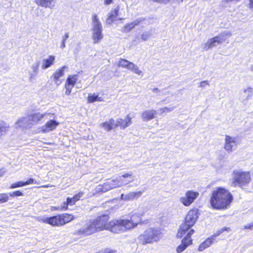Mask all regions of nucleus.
Masks as SVG:
<instances>
[{
    "mask_svg": "<svg viewBox=\"0 0 253 253\" xmlns=\"http://www.w3.org/2000/svg\"><path fill=\"white\" fill-rule=\"evenodd\" d=\"M252 210H253V208H252Z\"/></svg>",
    "mask_w": 253,
    "mask_h": 253,
    "instance_id": "nucleus-60",
    "label": "nucleus"
},
{
    "mask_svg": "<svg viewBox=\"0 0 253 253\" xmlns=\"http://www.w3.org/2000/svg\"><path fill=\"white\" fill-rule=\"evenodd\" d=\"M142 20V18L137 19L134 21L130 23L131 27H134L135 26L139 24V23Z\"/></svg>",
    "mask_w": 253,
    "mask_h": 253,
    "instance_id": "nucleus-45",
    "label": "nucleus"
},
{
    "mask_svg": "<svg viewBox=\"0 0 253 253\" xmlns=\"http://www.w3.org/2000/svg\"><path fill=\"white\" fill-rule=\"evenodd\" d=\"M161 236L162 233L160 229L150 227L140 234L137 237V240L142 245H146L159 241Z\"/></svg>",
    "mask_w": 253,
    "mask_h": 253,
    "instance_id": "nucleus-3",
    "label": "nucleus"
},
{
    "mask_svg": "<svg viewBox=\"0 0 253 253\" xmlns=\"http://www.w3.org/2000/svg\"><path fill=\"white\" fill-rule=\"evenodd\" d=\"M156 114V111L154 110H145L142 113V119L144 122L150 121L155 118Z\"/></svg>",
    "mask_w": 253,
    "mask_h": 253,
    "instance_id": "nucleus-25",
    "label": "nucleus"
},
{
    "mask_svg": "<svg viewBox=\"0 0 253 253\" xmlns=\"http://www.w3.org/2000/svg\"><path fill=\"white\" fill-rule=\"evenodd\" d=\"M174 107H165L164 108L160 109L159 111L160 114L164 113H169L172 111L174 109Z\"/></svg>",
    "mask_w": 253,
    "mask_h": 253,
    "instance_id": "nucleus-38",
    "label": "nucleus"
},
{
    "mask_svg": "<svg viewBox=\"0 0 253 253\" xmlns=\"http://www.w3.org/2000/svg\"><path fill=\"white\" fill-rule=\"evenodd\" d=\"M234 176L231 185L234 187H242L248 185L251 181L249 172L236 170L233 172Z\"/></svg>",
    "mask_w": 253,
    "mask_h": 253,
    "instance_id": "nucleus-5",
    "label": "nucleus"
},
{
    "mask_svg": "<svg viewBox=\"0 0 253 253\" xmlns=\"http://www.w3.org/2000/svg\"><path fill=\"white\" fill-rule=\"evenodd\" d=\"M69 37V34L68 33H66L65 34V35L63 37L62 41L66 42V41L68 39Z\"/></svg>",
    "mask_w": 253,
    "mask_h": 253,
    "instance_id": "nucleus-49",
    "label": "nucleus"
},
{
    "mask_svg": "<svg viewBox=\"0 0 253 253\" xmlns=\"http://www.w3.org/2000/svg\"><path fill=\"white\" fill-rule=\"evenodd\" d=\"M59 123L55 120H50L41 127V131L44 133H47L55 129Z\"/></svg>",
    "mask_w": 253,
    "mask_h": 253,
    "instance_id": "nucleus-17",
    "label": "nucleus"
},
{
    "mask_svg": "<svg viewBox=\"0 0 253 253\" xmlns=\"http://www.w3.org/2000/svg\"><path fill=\"white\" fill-rule=\"evenodd\" d=\"M60 220L61 217L60 214L50 217H46L43 220V221L45 223H48L52 226H62Z\"/></svg>",
    "mask_w": 253,
    "mask_h": 253,
    "instance_id": "nucleus-23",
    "label": "nucleus"
},
{
    "mask_svg": "<svg viewBox=\"0 0 253 253\" xmlns=\"http://www.w3.org/2000/svg\"><path fill=\"white\" fill-rule=\"evenodd\" d=\"M238 144V143L236 137L228 135H225L224 148L228 153L232 152L234 147L237 146Z\"/></svg>",
    "mask_w": 253,
    "mask_h": 253,
    "instance_id": "nucleus-13",
    "label": "nucleus"
},
{
    "mask_svg": "<svg viewBox=\"0 0 253 253\" xmlns=\"http://www.w3.org/2000/svg\"><path fill=\"white\" fill-rule=\"evenodd\" d=\"M119 8L118 6L115 8L113 11H111V12L109 14L107 20V22L108 24L112 23L115 20V18L119 15Z\"/></svg>",
    "mask_w": 253,
    "mask_h": 253,
    "instance_id": "nucleus-30",
    "label": "nucleus"
},
{
    "mask_svg": "<svg viewBox=\"0 0 253 253\" xmlns=\"http://www.w3.org/2000/svg\"><path fill=\"white\" fill-rule=\"evenodd\" d=\"M9 126L3 122H0V138L5 135L9 130Z\"/></svg>",
    "mask_w": 253,
    "mask_h": 253,
    "instance_id": "nucleus-31",
    "label": "nucleus"
},
{
    "mask_svg": "<svg viewBox=\"0 0 253 253\" xmlns=\"http://www.w3.org/2000/svg\"><path fill=\"white\" fill-rule=\"evenodd\" d=\"M244 92L247 93V96L246 100H248L253 94V89L251 87H248L247 88L244 90Z\"/></svg>",
    "mask_w": 253,
    "mask_h": 253,
    "instance_id": "nucleus-37",
    "label": "nucleus"
},
{
    "mask_svg": "<svg viewBox=\"0 0 253 253\" xmlns=\"http://www.w3.org/2000/svg\"><path fill=\"white\" fill-rule=\"evenodd\" d=\"M108 219V215L103 214L97 217L95 220L91 221L94 227L96 228V231H100L105 228Z\"/></svg>",
    "mask_w": 253,
    "mask_h": 253,
    "instance_id": "nucleus-11",
    "label": "nucleus"
},
{
    "mask_svg": "<svg viewBox=\"0 0 253 253\" xmlns=\"http://www.w3.org/2000/svg\"><path fill=\"white\" fill-rule=\"evenodd\" d=\"M131 118L127 116V117L123 120L122 119H118L115 120V128L120 126L122 129H125L131 124Z\"/></svg>",
    "mask_w": 253,
    "mask_h": 253,
    "instance_id": "nucleus-18",
    "label": "nucleus"
},
{
    "mask_svg": "<svg viewBox=\"0 0 253 253\" xmlns=\"http://www.w3.org/2000/svg\"><path fill=\"white\" fill-rule=\"evenodd\" d=\"M83 195V193H79L75 195L73 198H68L67 199L66 203H64V205L61 207V210L64 211L67 209L68 205H73L75 203L79 200L81 197Z\"/></svg>",
    "mask_w": 253,
    "mask_h": 253,
    "instance_id": "nucleus-22",
    "label": "nucleus"
},
{
    "mask_svg": "<svg viewBox=\"0 0 253 253\" xmlns=\"http://www.w3.org/2000/svg\"><path fill=\"white\" fill-rule=\"evenodd\" d=\"M131 62L123 58H120L117 65L124 68L128 70Z\"/></svg>",
    "mask_w": 253,
    "mask_h": 253,
    "instance_id": "nucleus-33",
    "label": "nucleus"
},
{
    "mask_svg": "<svg viewBox=\"0 0 253 253\" xmlns=\"http://www.w3.org/2000/svg\"><path fill=\"white\" fill-rule=\"evenodd\" d=\"M8 196L9 195L10 197H18L23 196V194L20 191H16L11 193H9Z\"/></svg>",
    "mask_w": 253,
    "mask_h": 253,
    "instance_id": "nucleus-42",
    "label": "nucleus"
},
{
    "mask_svg": "<svg viewBox=\"0 0 253 253\" xmlns=\"http://www.w3.org/2000/svg\"><path fill=\"white\" fill-rule=\"evenodd\" d=\"M102 100L101 97H99L98 95L95 94L88 95V101L90 103H93L95 101H101Z\"/></svg>",
    "mask_w": 253,
    "mask_h": 253,
    "instance_id": "nucleus-35",
    "label": "nucleus"
},
{
    "mask_svg": "<svg viewBox=\"0 0 253 253\" xmlns=\"http://www.w3.org/2000/svg\"><path fill=\"white\" fill-rule=\"evenodd\" d=\"M128 70L131 71L133 73L141 76H143V72L139 70L138 67L135 64L132 62H131L129 67L128 68Z\"/></svg>",
    "mask_w": 253,
    "mask_h": 253,
    "instance_id": "nucleus-32",
    "label": "nucleus"
},
{
    "mask_svg": "<svg viewBox=\"0 0 253 253\" xmlns=\"http://www.w3.org/2000/svg\"><path fill=\"white\" fill-rule=\"evenodd\" d=\"M61 217L60 222H61L62 225L65 224L69 222L74 219V217L72 214L68 213H63L60 214Z\"/></svg>",
    "mask_w": 253,
    "mask_h": 253,
    "instance_id": "nucleus-29",
    "label": "nucleus"
},
{
    "mask_svg": "<svg viewBox=\"0 0 253 253\" xmlns=\"http://www.w3.org/2000/svg\"><path fill=\"white\" fill-rule=\"evenodd\" d=\"M35 2L39 6L52 8L55 6L56 0H35Z\"/></svg>",
    "mask_w": 253,
    "mask_h": 253,
    "instance_id": "nucleus-24",
    "label": "nucleus"
},
{
    "mask_svg": "<svg viewBox=\"0 0 253 253\" xmlns=\"http://www.w3.org/2000/svg\"><path fill=\"white\" fill-rule=\"evenodd\" d=\"M230 231V229L229 227H224L221 228L218 230H217L216 232H215L211 237L214 241L215 240V238L219 235L220 234L222 233L224 231Z\"/></svg>",
    "mask_w": 253,
    "mask_h": 253,
    "instance_id": "nucleus-36",
    "label": "nucleus"
},
{
    "mask_svg": "<svg viewBox=\"0 0 253 253\" xmlns=\"http://www.w3.org/2000/svg\"><path fill=\"white\" fill-rule=\"evenodd\" d=\"M232 200V195L228 190L223 187H218L212 191L210 204L213 209H225Z\"/></svg>",
    "mask_w": 253,
    "mask_h": 253,
    "instance_id": "nucleus-1",
    "label": "nucleus"
},
{
    "mask_svg": "<svg viewBox=\"0 0 253 253\" xmlns=\"http://www.w3.org/2000/svg\"><path fill=\"white\" fill-rule=\"evenodd\" d=\"M209 82L207 81H203L200 83V87H205L206 85H209Z\"/></svg>",
    "mask_w": 253,
    "mask_h": 253,
    "instance_id": "nucleus-48",
    "label": "nucleus"
},
{
    "mask_svg": "<svg viewBox=\"0 0 253 253\" xmlns=\"http://www.w3.org/2000/svg\"><path fill=\"white\" fill-rule=\"evenodd\" d=\"M251 70L252 71H253V65L251 67Z\"/></svg>",
    "mask_w": 253,
    "mask_h": 253,
    "instance_id": "nucleus-58",
    "label": "nucleus"
},
{
    "mask_svg": "<svg viewBox=\"0 0 253 253\" xmlns=\"http://www.w3.org/2000/svg\"><path fill=\"white\" fill-rule=\"evenodd\" d=\"M113 0H105V3L107 5L110 4Z\"/></svg>",
    "mask_w": 253,
    "mask_h": 253,
    "instance_id": "nucleus-51",
    "label": "nucleus"
},
{
    "mask_svg": "<svg viewBox=\"0 0 253 253\" xmlns=\"http://www.w3.org/2000/svg\"><path fill=\"white\" fill-rule=\"evenodd\" d=\"M65 46H66L65 42L62 41V42H61V45H60V47L61 48H64L65 47Z\"/></svg>",
    "mask_w": 253,
    "mask_h": 253,
    "instance_id": "nucleus-52",
    "label": "nucleus"
},
{
    "mask_svg": "<svg viewBox=\"0 0 253 253\" xmlns=\"http://www.w3.org/2000/svg\"><path fill=\"white\" fill-rule=\"evenodd\" d=\"M134 177L132 172L126 173L118 177L120 187L126 185L133 181V180L126 179V178L131 179Z\"/></svg>",
    "mask_w": 253,
    "mask_h": 253,
    "instance_id": "nucleus-19",
    "label": "nucleus"
},
{
    "mask_svg": "<svg viewBox=\"0 0 253 253\" xmlns=\"http://www.w3.org/2000/svg\"><path fill=\"white\" fill-rule=\"evenodd\" d=\"M153 1L159 3H167L170 1V0H152Z\"/></svg>",
    "mask_w": 253,
    "mask_h": 253,
    "instance_id": "nucleus-47",
    "label": "nucleus"
},
{
    "mask_svg": "<svg viewBox=\"0 0 253 253\" xmlns=\"http://www.w3.org/2000/svg\"><path fill=\"white\" fill-rule=\"evenodd\" d=\"M134 27H131L130 25V23L127 24L126 25L124 28H123V32H127L130 31L132 29H133Z\"/></svg>",
    "mask_w": 253,
    "mask_h": 253,
    "instance_id": "nucleus-44",
    "label": "nucleus"
},
{
    "mask_svg": "<svg viewBox=\"0 0 253 253\" xmlns=\"http://www.w3.org/2000/svg\"><path fill=\"white\" fill-rule=\"evenodd\" d=\"M50 115V114H41L39 112L29 114L32 126L40 124L42 120L44 118L48 119L47 117Z\"/></svg>",
    "mask_w": 253,
    "mask_h": 253,
    "instance_id": "nucleus-14",
    "label": "nucleus"
},
{
    "mask_svg": "<svg viewBox=\"0 0 253 253\" xmlns=\"http://www.w3.org/2000/svg\"><path fill=\"white\" fill-rule=\"evenodd\" d=\"M92 35L94 43H99L103 38L102 25L96 14L93 15L92 18Z\"/></svg>",
    "mask_w": 253,
    "mask_h": 253,
    "instance_id": "nucleus-6",
    "label": "nucleus"
},
{
    "mask_svg": "<svg viewBox=\"0 0 253 253\" xmlns=\"http://www.w3.org/2000/svg\"><path fill=\"white\" fill-rule=\"evenodd\" d=\"M179 2V0H170V1ZM183 0H180V2H183Z\"/></svg>",
    "mask_w": 253,
    "mask_h": 253,
    "instance_id": "nucleus-56",
    "label": "nucleus"
},
{
    "mask_svg": "<svg viewBox=\"0 0 253 253\" xmlns=\"http://www.w3.org/2000/svg\"><path fill=\"white\" fill-rule=\"evenodd\" d=\"M214 240L211 238H207L204 242H203L199 247L198 250L199 251H203L206 248L209 247L214 242Z\"/></svg>",
    "mask_w": 253,
    "mask_h": 253,
    "instance_id": "nucleus-28",
    "label": "nucleus"
},
{
    "mask_svg": "<svg viewBox=\"0 0 253 253\" xmlns=\"http://www.w3.org/2000/svg\"><path fill=\"white\" fill-rule=\"evenodd\" d=\"M100 127L104 128L107 131H109L115 128V120L111 119L108 122H105L100 124Z\"/></svg>",
    "mask_w": 253,
    "mask_h": 253,
    "instance_id": "nucleus-27",
    "label": "nucleus"
},
{
    "mask_svg": "<svg viewBox=\"0 0 253 253\" xmlns=\"http://www.w3.org/2000/svg\"><path fill=\"white\" fill-rule=\"evenodd\" d=\"M8 196L7 194H0V203L6 202L8 201Z\"/></svg>",
    "mask_w": 253,
    "mask_h": 253,
    "instance_id": "nucleus-39",
    "label": "nucleus"
},
{
    "mask_svg": "<svg viewBox=\"0 0 253 253\" xmlns=\"http://www.w3.org/2000/svg\"><path fill=\"white\" fill-rule=\"evenodd\" d=\"M142 192L138 191L136 192H131L127 194H122L121 199L126 201L137 199L142 195Z\"/></svg>",
    "mask_w": 253,
    "mask_h": 253,
    "instance_id": "nucleus-21",
    "label": "nucleus"
},
{
    "mask_svg": "<svg viewBox=\"0 0 253 253\" xmlns=\"http://www.w3.org/2000/svg\"><path fill=\"white\" fill-rule=\"evenodd\" d=\"M71 91L72 90H71L69 89H66L65 94L67 95H69L70 94Z\"/></svg>",
    "mask_w": 253,
    "mask_h": 253,
    "instance_id": "nucleus-53",
    "label": "nucleus"
},
{
    "mask_svg": "<svg viewBox=\"0 0 253 253\" xmlns=\"http://www.w3.org/2000/svg\"><path fill=\"white\" fill-rule=\"evenodd\" d=\"M141 221L140 215L135 213L131 215L130 219H120L111 222V231L115 233L124 232L134 228Z\"/></svg>",
    "mask_w": 253,
    "mask_h": 253,
    "instance_id": "nucleus-2",
    "label": "nucleus"
},
{
    "mask_svg": "<svg viewBox=\"0 0 253 253\" xmlns=\"http://www.w3.org/2000/svg\"><path fill=\"white\" fill-rule=\"evenodd\" d=\"M231 34L228 32H223L218 36L211 38L208 41V42L203 45V48L205 50L215 47L219 43L225 41L227 37H229Z\"/></svg>",
    "mask_w": 253,
    "mask_h": 253,
    "instance_id": "nucleus-7",
    "label": "nucleus"
},
{
    "mask_svg": "<svg viewBox=\"0 0 253 253\" xmlns=\"http://www.w3.org/2000/svg\"><path fill=\"white\" fill-rule=\"evenodd\" d=\"M24 183L22 181H19L16 183H13L10 186V188L13 189L17 187L24 186Z\"/></svg>",
    "mask_w": 253,
    "mask_h": 253,
    "instance_id": "nucleus-40",
    "label": "nucleus"
},
{
    "mask_svg": "<svg viewBox=\"0 0 253 253\" xmlns=\"http://www.w3.org/2000/svg\"><path fill=\"white\" fill-rule=\"evenodd\" d=\"M199 193L198 192L188 190L180 198V202L185 206H190L194 201L198 198Z\"/></svg>",
    "mask_w": 253,
    "mask_h": 253,
    "instance_id": "nucleus-8",
    "label": "nucleus"
},
{
    "mask_svg": "<svg viewBox=\"0 0 253 253\" xmlns=\"http://www.w3.org/2000/svg\"><path fill=\"white\" fill-rule=\"evenodd\" d=\"M41 61L39 59L35 60V62L31 65V71L29 72V80L30 82H32L36 78L37 75L39 72Z\"/></svg>",
    "mask_w": 253,
    "mask_h": 253,
    "instance_id": "nucleus-15",
    "label": "nucleus"
},
{
    "mask_svg": "<svg viewBox=\"0 0 253 253\" xmlns=\"http://www.w3.org/2000/svg\"><path fill=\"white\" fill-rule=\"evenodd\" d=\"M194 230L191 229L186 234L185 237L182 240L181 244L178 246L176 249V252L178 253H181L185 250L192 243V240L191 236L194 233Z\"/></svg>",
    "mask_w": 253,
    "mask_h": 253,
    "instance_id": "nucleus-10",
    "label": "nucleus"
},
{
    "mask_svg": "<svg viewBox=\"0 0 253 253\" xmlns=\"http://www.w3.org/2000/svg\"><path fill=\"white\" fill-rule=\"evenodd\" d=\"M250 6L253 9V0H250Z\"/></svg>",
    "mask_w": 253,
    "mask_h": 253,
    "instance_id": "nucleus-54",
    "label": "nucleus"
},
{
    "mask_svg": "<svg viewBox=\"0 0 253 253\" xmlns=\"http://www.w3.org/2000/svg\"><path fill=\"white\" fill-rule=\"evenodd\" d=\"M24 183L25 186L31 184H38V182L33 178H30L27 181L24 182Z\"/></svg>",
    "mask_w": 253,
    "mask_h": 253,
    "instance_id": "nucleus-43",
    "label": "nucleus"
},
{
    "mask_svg": "<svg viewBox=\"0 0 253 253\" xmlns=\"http://www.w3.org/2000/svg\"><path fill=\"white\" fill-rule=\"evenodd\" d=\"M15 124L17 126L25 129H29L33 126L29 115L19 119Z\"/></svg>",
    "mask_w": 253,
    "mask_h": 253,
    "instance_id": "nucleus-16",
    "label": "nucleus"
},
{
    "mask_svg": "<svg viewBox=\"0 0 253 253\" xmlns=\"http://www.w3.org/2000/svg\"><path fill=\"white\" fill-rule=\"evenodd\" d=\"M78 80V76L77 75L69 76L66 81V84L74 86Z\"/></svg>",
    "mask_w": 253,
    "mask_h": 253,
    "instance_id": "nucleus-34",
    "label": "nucleus"
},
{
    "mask_svg": "<svg viewBox=\"0 0 253 253\" xmlns=\"http://www.w3.org/2000/svg\"><path fill=\"white\" fill-rule=\"evenodd\" d=\"M118 177L115 179H113L106 183H104L102 185H99L98 187V191L101 192H106L111 189L120 187L119 183Z\"/></svg>",
    "mask_w": 253,
    "mask_h": 253,
    "instance_id": "nucleus-12",
    "label": "nucleus"
},
{
    "mask_svg": "<svg viewBox=\"0 0 253 253\" xmlns=\"http://www.w3.org/2000/svg\"><path fill=\"white\" fill-rule=\"evenodd\" d=\"M68 67L66 66H64L60 69L57 70L52 75L53 77V81L54 83L59 85L62 82V81L60 80V78L64 75V72L66 69Z\"/></svg>",
    "mask_w": 253,
    "mask_h": 253,
    "instance_id": "nucleus-20",
    "label": "nucleus"
},
{
    "mask_svg": "<svg viewBox=\"0 0 253 253\" xmlns=\"http://www.w3.org/2000/svg\"><path fill=\"white\" fill-rule=\"evenodd\" d=\"M55 61V56L53 55H50L48 58L44 59L43 60L42 68V69H46L49 68L53 64Z\"/></svg>",
    "mask_w": 253,
    "mask_h": 253,
    "instance_id": "nucleus-26",
    "label": "nucleus"
},
{
    "mask_svg": "<svg viewBox=\"0 0 253 253\" xmlns=\"http://www.w3.org/2000/svg\"><path fill=\"white\" fill-rule=\"evenodd\" d=\"M42 187H48V186L47 185H44V186H42Z\"/></svg>",
    "mask_w": 253,
    "mask_h": 253,
    "instance_id": "nucleus-59",
    "label": "nucleus"
},
{
    "mask_svg": "<svg viewBox=\"0 0 253 253\" xmlns=\"http://www.w3.org/2000/svg\"><path fill=\"white\" fill-rule=\"evenodd\" d=\"M244 229H253V222L251 223H248L244 226Z\"/></svg>",
    "mask_w": 253,
    "mask_h": 253,
    "instance_id": "nucleus-46",
    "label": "nucleus"
},
{
    "mask_svg": "<svg viewBox=\"0 0 253 253\" xmlns=\"http://www.w3.org/2000/svg\"><path fill=\"white\" fill-rule=\"evenodd\" d=\"M153 91L154 92H157L159 91V89L158 88H154Z\"/></svg>",
    "mask_w": 253,
    "mask_h": 253,
    "instance_id": "nucleus-55",
    "label": "nucleus"
},
{
    "mask_svg": "<svg viewBox=\"0 0 253 253\" xmlns=\"http://www.w3.org/2000/svg\"><path fill=\"white\" fill-rule=\"evenodd\" d=\"M73 87H74V86H73V85H70V84H66V83L65 84V88L66 89H69L72 90V88Z\"/></svg>",
    "mask_w": 253,
    "mask_h": 253,
    "instance_id": "nucleus-50",
    "label": "nucleus"
},
{
    "mask_svg": "<svg viewBox=\"0 0 253 253\" xmlns=\"http://www.w3.org/2000/svg\"><path fill=\"white\" fill-rule=\"evenodd\" d=\"M4 172V171L2 170V171L0 173V176H1L3 174Z\"/></svg>",
    "mask_w": 253,
    "mask_h": 253,
    "instance_id": "nucleus-57",
    "label": "nucleus"
},
{
    "mask_svg": "<svg viewBox=\"0 0 253 253\" xmlns=\"http://www.w3.org/2000/svg\"><path fill=\"white\" fill-rule=\"evenodd\" d=\"M151 34L149 32H145L141 35V38L143 41H147L151 37Z\"/></svg>",
    "mask_w": 253,
    "mask_h": 253,
    "instance_id": "nucleus-41",
    "label": "nucleus"
},
{
    "mask_svg": "<svg viewBox=\"0 0 253 253\" xmlns=\"http://www.w3.org/2000/svg\"><path fill=\"white\" fill-rule=\"evenodd\" d=\"M96 232L95 227L91 221L86 223L80 229L76 231L75 234L77 235L86 236Z\"/></svg>",
    "mask_w": 253,
    "mask_h": 253,
    "instance_id": "nucleus-9",
    "label": "nucleus"
},
{
    "mask_svg": "<svg viewBox=\"0 0 253 253\" xmlns=\"http://www.w3.org/2000/svg\"><path fill=\"white\" fill-rule=\"evenodd\" d=\"M197 212L194 210H191L188 212L185 218V222L180 225L177 234L178 238H181L184 235L187 234L198 219Z\"/></svg>",
    "mask_w": 253,
    "mask_h": 253,
    "instance_id": "nucleus-4",
    "label": "nucleus"
}]
</instances>
